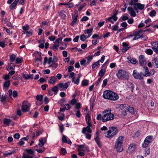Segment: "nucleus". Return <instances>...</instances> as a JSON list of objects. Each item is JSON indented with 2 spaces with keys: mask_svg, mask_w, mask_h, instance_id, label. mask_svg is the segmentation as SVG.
<instances>
[{
  "mask_svg": "<svg viewBox=\"0 0 158 158\" xmlns=\"http://www.w3.org/2000/svg\"><path fill=\"white\" fill-rule=\"evenodd\" d=\"M128 62L132 64H135L136 63V61L135 58H131V57L127 58Z\"/></svg>",
  "mask_w": 158,
  "mask_h": 158,
  "instance_id": "nucleus-25",
  "label": "nucleus"
},
{
  "mask_svg": "<svg viewBox=\"0 0 158 158\" xmlns=\"http://www.w3.org/2000/svg\"><path fill=\"white\" fill-rule=\"evenodd\" d=\"M56 78L54 77L53 76L51 77V79L49 81V83L50 84H54L55 83L56 81Z\"/></svg>",
  "mask_w": 158,
  "mask_h": 158,
  "instance_id": "nucleus-32",
  "label": "nucleus"
},
{
  "mask_svg": "<svg viewBox=\"0 0 158 158\" xmlns=\"http://www.w3.org/2000/svg\"><path fill=\"white\" fill-rule=\"evenodd\" d=\"M23 158H33L32 157L30 156L28 154L25 155V154H23Z\"/></svg>",
  "mask_w": 158,
  "mask_h": 158,
  "instance_id": "nucleus-63",
  "label": "nucleus"
},
{
  "mask_svg": "<svg viewBox=\"0 0 158 158\" xmlns=\"http://www.w3.org/2000/svg\"><path fill=\"white\" fill-rule=\"evenodd\" d=\"M93 55H91V56H89L87 57L88 61L86 63V64H89L90 62L93 59Z\"/></svg>",
  "mask_w": 158,
  "mask_h": 158,
  "instance_id": "nucleus-49",
  "label": "nucleus"
},
{
  "mask_svg": "<svg viewBox=\"0 0 158 158\" xmlns=\"http://www.w3.org/2000/svg\"><path fill=\"white\" fill-rule=\"evenodd\" d=\"M58 66V64L57 63H54L50 65L48 67H52L54 68L55 69H56Z\"/></svg>",
  "mask_w": 158,
  "mask_h": 158,
  "instance_id": "nucleus-56",
  "label": "nucleus"
},
{
  "mask_svg": "<svg viewBox=\"0 0 158 158\" xmlns=\"http://www.w3.org/2000/svg\"><path fill=\"white\" fill-rule=\"evenodd\" d=\"M0 98H1V102L4 103V102L6 101V98L5 96L3 95V96H0Z\"/></svg>",
  "mask_w": 158,
  "mask_h": 158,
  "instance_id": "nucleus-48",
  "label": "nucleus"
},
{
  "mask_svg": "<svg viewBox=\"0 0 158 158\" xmlns=\"http://www.w3.org/2000/svg\"><path fill=\"white\" fill-rule=\"evenodd\" d=\"M119 98V96L118 94L113 92H112L110 100L115 101L118 100Z\"/></svg>",
  "mask_w": 158,
  "mask_h": 158,
  "instance_id": "nucleus-14",
  "label": "nucleus"
},
{
  "mask_svg": "<svg viewBox=\"0 0 158 158\" xmlns=\"http://www.w3.org/2000/svg\"><path fill=\"white\" fill-rule=\"evenodd\" d=\"M81 76L79 75L78 77L77 78L76 81H75V77H73L72 79V82H73L74 84L77 85L78 84L80 81V79Z\"/></svg>",
  "mask_w": 158,
  "mask_h": 158,
  "instance_id": "nucleus-26",
  "label": "nucleus"
},
{
  "mask_svg": "<svg viewBox=\"0 0 158 158\" xmlns=\"http://www.w3.org/2000/svg\"><path fill=\"white\" fill-rule=\"evenodd\" d=\"M77 18H78L77 15L73 17L72 18H73V20L72 21L76 23L77 21Z\"/></svg>",
  "mask_w": 158,
  "mask_h": 158,
  "instance_id": "nucleus-59",
  "label": "nucleus"
},
{
  "mask_svg": "<svg viewBox=\"0 0 158 158\" xmlns=\"http://www.w3.org/2000/svg\"><path fill=\"white\" fill-rule=\"evenodd\" d=\"M11 120L10 119L5 118L4 120V123L6 126H8L10 125Z\"/></svg>",
  "mask_w": 158,
  "mask_h": 158,
  "instance_id": "nucleus-29",
  "label": "nucleus"
},
{
  "mask_svg": "<svg viewBox=\"0 0 158 158\" xmlns=\"http://www.w3.org/2000/svg\"><path fill=\"white\" fill-rule=\"evenodd\" d=\"M74 69V67L73 66H70L68 68V71L69 72H71L73 71Z\"/></svg>",
  "mask_w": 158,
  "mask_h": 158,
  "instance_id": "nucleus-60",
  "label": "nucleus"
},
{
  "mask_svg": "<svg viewBox=\"0 0 158 158\" xmlns=\"http://www.w3.org/2000/svg\"><path fill=\"white\" fill-rule=\"evenodd\" d=\"M149 143L147 141L144 140L143 143L142 144L143 147L144 148H146Z\"/></svg>",
  "mask_w": 158,
  "mask_h": 158,
  "instance_id": "nucleus-42",
  "label": "nucleus"
},
{
  "mask_svg": "<svg viewBox=\"0 0 158 158\" xmlns=\"http://www.w3.org/2000/svg\"><path fill=\"white\" fill-rule=\"evenodd\" d=\"M7 70L9 71L10 69L14 70L15 68L14 64L13 63H11L8 64L6 67Z\"/></svg>",
  "mask_w": 158,
  "mask_h": 158,
  "instance_id": "nucleus-24",
  "label": "nucleus"
},
{
  "mask_svg": "<svg viewBox=\"0 0 158 158\" xmlns=\"http://www.w3.org/2000/svg\"><path fill=\"white\" fill-rule=\"evenodd\" d=\"M80 40L81 41H84L87 38L86 35L84 34L81 35L80 37Z\"/></svg>",
  "mask_w": 158,
  "mask_h": 158,
  "instance_id": "nucleus-35",
  "label": "nucleus"
},
{
  "mask_svg": "<svg viewBox=\"0 0 158 158\" xmlns=\"http://www.w3.org/2000/svg\"><path fill=\"white\" fill-rule=\"evenodd\" d=\"M129 14L131 16H132L134 17L136 15L135 12V11L134 10H132L130 11L129 12Z\"/></svg>",
  "mask_w": 158,
  "mask_h": 158,
  "instance_id": "nucleus-50",
  "label": "nucleus"
},
{
  "mask_svg": "<svg viewBox=\"0 0 158 158\" xmlns=\"http://www.w3.org/2000/svg\"><path fill=\"white\" fill-rule=\"evenodd\" d=\"M145 5L143 4H140L139 3H135L134 9L135 10L137 11L138 12V9L140 10H142L144 7Z\"/></svg>",
  "mask_w": 158,
  "mask_h": 158,
  "instance_id": "nucleus-9",
  "label": "nucleus"
},
{
  "mask_svg": "<svg viewBox=\"0 0 158 158\" xmlns=\"http://www.w3.org/2000/svg\"><path fill=\"white\" fill-rule=\"evenodd\" d=\"M26 33L27 34V36L28 37H30L32 35V30L31 29L29 31H26Z\"/></svg>",
  "mask_w": 158,
  "mask_h": 158,
  "instance_id": "nucleus-41",
  "label": "nucleus"
},
{
  "mask_svg": "<svg viewBox=\"0 0 158 158\" xmlns=\"http://www.w3.org/2000/svg\"><path fill=\"white\" fill-rule=\"evenodd\" d=\"M118 23L117 22L116 24L112 27V30L113 31H116L118 28Z\"/></svg>",
  "mask_w": 158,
  "mask_h": 158,
  "instance_id": "nucleus-38",
  "label": "nucleus"
},
{
  "mask_svg": "<svg viewBox=\"0 0 158 158\" xmlns=\"http://www.w3.org/2000/svg\"><path fill=\"white\" fill-rule=\"evenodd\" d=\"M19 0H15V1L10 6V10H13L15 8Z\"/></svg>",
  "mask_w": 158,
  "mask_h": 158,
  "instance_id": "nucleus-22",
  "label": "nucleus"
},
{
  "mask_svg": "<svg viewBox=\"0 0 158 158\" xmlns=\"http://www.w3.org/2000/svg\"><path fill=\"white\" fill-rule=\"evenodd\" d=\"M78 155L81 156H83L85 155V153L81 151V150L80 149H78Z\"/></svg>",
  "mask_w": 158,
  "mask_h": 158,
  "instance_id": "nucleus-51",
  "label": "nucleus"
},
{
  "mask_svg": "<svg viewBox=\"0 0 158 158\" xmlns=\"http://www.w3.org/2000/svg\"><path fill=\"white\" fill-rule=\"evenodd\" d=\"M116 76L119 79L128 80L129 78V75L125 71L120 69L119 70L116 74Z\"/></svg>",
  "mask_w": 158,
  "mask_h": 158,
  "instance_id": "nucleus-3",
  "label": "nucleus"
},
{
  "mask_svg": "<svg viewBox=\"0 0 158 158\" xmlns=\"http://www.w3.org/2000/svg\"><path fill=\"white\" fill-rule=\"evenodd\" d=\"M30 104L27 101H24L22 103V110L23 112H25L30 111L29 108Z\"/></svg>",
  "mask_w": 158,
  "mask_h": 158,
  "instance_id": "nucleus-5",
  "label": "nucleus"
},
{
  "mask_svg": "<svg viewBox=\"0 0 158 158\" xmlns=\"http://www.w3.org/2000/svg\"><path fill=\"white\" fill-rule=\"evenodd\" d=\"M117 14V13H116L114 14L113 16H112L110 17L109 18H107L106 19V22H107L108 21H109L110 19L111 18H113V19L114 20V21H116L118 19V17L116 16V15Z\"/></svg>",
  "mask_w": 158,
  "mask_h": 158,
  "instance_id": "nucleus-23",
  "label": "nucleus"
},
{
  "mask_svg": "<svg viewBox=\"0 0 158 158\" xmlns=\"http://www.w3.org/2000/svg\"><path fill=\"white\" fill-rule=\"evenodd\" d=\"M152 45L156 48H158V41L155 42H152L151 43Z\"/></svg>",
  "mask_w": 158,
  "mask_h": 158,
  "instance_id": "nucleus-34",
  "label": "nucleus"
},
{
  "mask_svg": "<svg viewBox=\"0 0 158 158\" xmlns=\"http://www.w3.org/2000/svg\"><path fill=\"white\" fill-rule=\"evenodd\" d=\"M124 140V138L122 136H119L117 139L115 145V148L118 152H121L123 148L122 145Z\"/></svg>",
  "mask_w": 158,
  "mask_h": 158,
  "instance_id": "nucleus-2",
  "label": "nucleus"
},
{
  "mask_svg": "<svg viewBox=\"0 0 158 158\" xmlns=\"http://www.w3.org/2000/svg\"><path fill=\"white\" fill-rule=\"evenodd\" d=\"M121 26L123 27H124V29H126L127 27V24L125 22H123L121 23Z\"/></svg>",
  "mask_w": 158,
  "mask_h": 158,
  "instance_id": "nucleus-54",
  "label": "nucleus"
},
{
  "mask_svg": "<svg viewBox=\"0 0 158 158\" xmlns=\"http://www.w3.org/2000/svg\"><path fill=\"white\" fill-rule=\"evenodd\" d=\"M144 70L145 72V74H143V76L148 77L149 76L151 75V73L149 72V70L147 67L144 68Z\"/></svg>",
  "mask_w": 158,
  "mask_h": 158,
  "instance_id": "nucleus-27",
  "label": "nucleus"
},
{
  "mask_svg": "<svg viewBox=\"0 0 158 158\" xmlns=\"http://www.w3.org/2000/svg\"><path fill=\"white\" fill-rule=\"evenodd\" d=\"M62 142L64 143H66L67 142L66 136L65 135H63V136L62 138Z\"/></svg>",
  "mask_w": 158,
  "mask_h": 158,
  "instance_id": "nucleus-46",
  "label": "nucleus"
},
{
  "mask_svg": "<svg viewBox=\"0 0 158 158\" xmlns=\"http://www.w3.org/2000/svg\"><path fill=\"white\" fill-rule=\"evenodd\" d=\"M23 29L25 31H27L29 29V26L28 24H26V26L23 27Z\"/></svg>",
  "mask_w": 158,
  "mask_h": 158,
  "instance_id": "nucleus-45",
  "label": "nucleus"
},
{
  "mask_svg": "<svg viewBox=\"0 0 158 158\" xmlns=\"http://www.w3.org/2000/svg\"><path fill=\"white\" fill-rule=\"evenodd\" d=\"M86 131L89 133H91L92 132V130L89 126H87L82 129V132L83 134H85Z\"/></svg>",
  "mask_w": 158,
  "mask_h": 158,
  "instance_id": "nucleus-17",
  "label": "nucleus"
},
{
  "mask_svg": "<svg viewBox=\"0 0 158 158\" xmlns=\"http://www.w3.org/2000/svg\"><path fill=\"white\" fill-rule=\"evenodd\" d=\"M139 63L141 66L144 65V63L146 62V59L143 55H140L139 57Z\"/></svg>",
  "mask_w": 158,
  "mask_h": 158,
  "instance_id": "nucleus-11",
  "label": "nucleus"
},
{
  "mask_svg": "<svg viewBox=\"0 0 158 158\" xmlns=\"http://www.w3.org/2000/svg\"><path fill=\"white\" fill-rule=\"evenodd\" d=\"M48 62V64H50L51 62H54V61L52 58L50 57L48 59L47 57H45L44 58V61L43 62V64L45 65L47 62Z\"/></svg>",
  "mask_w": 158,
  "mask_h": 158,
  "instance_id": "nucleus-15",
  "label": "nucleus"
},
{
  "mask_svg": "<svg viewBox=\"0 0 158 158\" xmlns=\"http://www.w3.org/2000/svg\"><path fill=\"white\" fill-rule=\"evenodd\" d=\"M111 110H105L102 112L103 115V122H106L113 119L114 116L111 113Z\"/></svg>",
  "mask_w": 158,
  "mask_h": 158,
  "instance_id": "nucleus-1",
  "label": "nucleus"
},
{
  "mask_svg": "<svg viewBox=\"0 0 158 158\" xmlns=\"http://www.w3.org/2000/svg\"><path fill=\"white\" fill-rule=\"evenodd\" d=\"M52 90L54 92V94L56 95L58 91L57 87L56 86L53 87L52 89Z\"/></svg>",
  "mask_w": 158,
  "mask_h": 158,
  "instance_id": "nucleus-33",
  "label": "nucleus"
},
{
  "mask_svg": "<svg viewBox=\"0 0 158 158\" xmlns=\"http://www.w3.org/2000/svg\"><path fill=\"white\" fill-rule=\"evenodd\" d=\"M46 140L45 138H41L39 140V143L38 145L39 147H42L43 146L44 144L46 142Z\"/></svg>",
  "mask_w": 158,
  "mask_h": 158,
  "instance_id": "nucleus-16",
  "label": "nucleus"
},
{
  "mask_svg": "<svg viewBox=\"0 0 158 158\" xmlns=\"http://www.w3.org/2000/svg\"><path fill=\"white\" fill-rule=\"evenodd\" d=\"M97 119L99 120H102L103 122V116H102L101 114H98L97 116Z\"/></svg>",
  "mask_w": 158,
  "mask_h": 158,
  "instance_id": "nucleus-40",
  "label": "nucleus"
},
{
  "mask_svg": "<svg viewBox=\"0 0 158 158\" xmlns=\"http://www.w3.org/2000/svg\"><path fill=\"white\" fill-rule=\"evenodd\" d=\"M112 92L108 90L104 91L103 94V98L106 99L110 100Z\"/></svg>",
  "mask_w": 158,
  "mask_h": 158,
  "instance_id": "nucleus-7",
  "label": "nucleus"
},
{
  "mask_svg": "<svg viewBox=\"0 0 158 158\" xmlns=\"http://www.w3.org/2000/svg\"><path fill=\"white\" fill-rule=\"evenodd\" d=\"M146 53L148 55H152V54L153 51L152 50L150 49H148L146 51Z\"/></svg>",
  "mask_w": 158,
  "mask_h": 158,
  "instance_id": "nucleus-43",
  "label": "nucleus"
},
{
  "mask_svg": "<svg viewBox=\"0 0 158 158\" xmlns=\"http://www.w3.org/2000/svg\"><path fill=\"white\" fill-rule=\"evenodd\" d=\"M105 72L106 70L102 69L99 73L98 75L100 76V77L102 78L103 77Z\"/></svg>",
  "mask_w": 158,
  "mask_h": 158,
  "instance_id": "nucleus-28",
  "label": "nucleus"
},
{
  "mask_svg": "<svg viewBox=\"0 0 158 158\" xmlns=\"http://www.w3.org/2000/svg\"><path fill=\"white\" fill-rule=\"evenodd\" d=\"M17 151V149H13L6 152L3 154L5 156L10 155L15 153Z\"/></svg>",
  "mask_w": 158,
  "mask_h": 158,
  "instance_id": "nucleus-20",
  "label": "nucleus"
},
{
  "mask_svg": "<svg viewBox=\"0 0 158 158\" xmlns=\"http://www.w3.org/2000/svg\"><path fill=\"white\" fill-rule=\"evenodd\" d=\"M99 64V61H97V62L95 63H94L92 65V69H94L95 67L98 66Z\"/></svg>",
  "mask_w": 158,
  "mask_h": 158,
  "instance_id": "nucleus-44",
  "label": "nucleus"
},
{
  "mask_svg": "<svg viewBox=\"0 0 158 158\" xmlns=\"http://www.w3.org/2000/svg\"><path fill=\"white\" fill-rule=\"evenodd\" d=\"M59 46V44L56 43V44H54L53 46L52 49L55 51H56L58 49V47Z\"/></svg>",
  "mask_w": 158,
  "mask_h": 158,
  "instance_id": "nucleus-37",
  "label": "nucleus"
},
{
  "mask_svg": "<svg viewBox=\"0 0 158 158\" xmlns=\"http://www.w3.org/2000/svg\"><path fill=\"white\" fill-rule=\"evenodd\" d=\"M136 148V145L135 144L131 143L129 145L127 152L129 153L133 152H134Z\"/></svg>",
  "mask_w": 158,
  "mask_h": 158,
  "instance_id": "nucleus-8",
  "label": "nucleus"
},
{
  "mask_svg": "<svg viewBox=\"0 0 158 158\" xmlns=\"http://www.w3.org/2000/svg\"><path fill=\"white\" fill-rule=\"evenodd\" d=\"M42 60V57L41 56H39L37 57L35 59V61L37 62H39Z\"/></svg>",
  "mask_w": 158,
  "mask_h": 158,
  "instance_id": "nucleus-55",
  "label": "nucleus"
},
{
  "mask_svg": "<svg viewBox=\"0 0 158 158\" xmlns=\"http://www.w3.org/2000/svg\"><path fill=\"white\" fill-rule=\"evenodd\" d=\"M99 132L98 131H97L95 133V138H94V140L97 143V144L100 147H101V145L100 144V143L99 141Z\"/></svg>",
  "mask_w": 158,
  "mask_h": 158,
  "instance_id": "nucleus-13",
  "label": "nucleus"
},
{
  "mask_svg": "<svg viewBox=\"0 0 158 158\" xmlns=\"http://www.w3.org/2000/svg\"><path fill=\"white\" fill-rule=\"evenodd\" d=\"M143 31L142 30H139L138 31H135L134 32V35L137 36L139 38L141 37H143Z\"/></svg>",
  "mask_w": 158,
  "mask_h": 158,
  "instance_id": "nucleus-12",
  "label": "nucleus"
},
{
  "mask_svg": "<svg viewBox=\"0 0 158 158\" xmlns=\"http://www.w3.org/2000/svg\"><path fill=\"white\" fill-rule=\"evenodd\" d=\"M89 81L87 80H84L82 81V85L86 86L88 85Z\"/></svg>",
  "mask_w": 158,
  "mask_h": 158,
  "instance_id": "nucleus-36",
  "label": "nucleus"
},
{
  "mask_svg": "<svg viewBox=\"0 0 158 158\" xmlns=\"http://www.w3.org/2000/svg\"><path fill=\"white\" fill-rule=\"evenodd\" d=\"M152 63L156 68H158V57H156L152 60Z\"/></svg>",
  "mask_w": 158,
  "mask_h": 158,
  "instance_id": "nucleus-19",
  "label": "nucleus"
},
{
  "mask_svg": "<svg viewBox=\"0 0 158 158\" xmlns=\"http://www.w3.org/2000/svg\"><path fill=\"white\" fill-rule=\"evenodd\" d=\"M156 14V11L155 10H152L151 11L149 15L152 17L154 16Z\"/></svg>",
  "mask_w": 158,
  "mask_h": 158,
  "instance_id": "nucleus-52",
  "label": "nucleus"
},
{
  "mask_svg": "<svg viewBox=\"0 0 158 158\" xmlns=\"http://www.w3.org/2000/svg\"><path fill=\"white\" fill-rule=\"evenodd\" d=\"M128 110L130 113L132 114L134 113V110L133 107H129L128 108Z\"/></svg>",
  "mask_w": 158,
  "mask_h": 158,
  "instance_id": "nucleus-47",
  "label": "nucleus"
},
{
  "mask_svg": "<svg viewBox=\"0 0 158 158\" xmlns=\"http://www.w3.org/2000/svg\"><path fill=\"white\" fill-rule=\"evenodd\" d=\"M16 58V56L15 54H12L10 57V62L14 61Z\"/></svg>",
  "mask_w": 158,
  "mask_h": 158,
  "instance_id": "nucleus-31",
  "label": "nucleus"
},
{
  "mask_svg": "<svg viewBox=\"0 0 158 158\" xmlns=\"http://www.w3.org/2000/svg\"><path fill=\"white\" fill-rule=\"evenodd\" d=\"M23 77L25 79H33V75H29L27 74H23Z\"/></svg>",
  "mask_w": 158,
  "mask_h": 158,
  "instance_id": "nucleus-21",
  "label": "nucleus"
},
{
  "mask_svg": "<svg viewBox=\"0 0 158 158\" xmlns=\"http://www.w3.org/2000/svg\"><path fill=\"white\" fill-rule=\"evenodd\" d=\"M61 151L62 152L63 155H64L67 153L66 149L63 148H61Z\"/></svg>",
  "mask_w": 158,
  "mask_h": 158,
  "instance_id": "nucleus-62",
  "label": "nucleus"
},
{
  "mask_svg": "<svg viewBox=\"0 0 158 158\" xmlns=\"http://www.w3.org/2000/svg\"><path fill=\"white\" fill-rule=\"evenodd\" d=\"M43 98V96L41 95H37L36 97V99L39 101H41L42 100Z\"/></svg>",
  "mask_w": 158,
  "mask_h": 158,
  "instance_id": "nucleus-39",
  "label": "nucleus"
},
{
  "mask_svg": "<svg viewBox=\"0 0 158 158\" xmlns=\"http://www.w3.org/2000/svg\"><path fill=\"white\" fill-rule=\"evenodd\" d=\"M56 38V37L54 36H51L49 37L48 38V39L51 41H53Z\"/></svg>",
  "mask_w": 158,
  "mask_h": 158,
  "instance_id": "nucleus-64",
  "label": "nucleus"
},
{
  "mask_svg": "<svg viewBox=\"0 0 158 158\" xmlns=\"http://www.w3.org/2000/svg\"><path fill=\"white\" fill-rule=\"evenodd\" d=\"M10 84V81L7 80L4 82L3 86V89L5 91L7 90Z\"/></svg>",
  "mask_w": 158,
  "mask_h": 158,
  "instance_id": "nucleus-18",
  "label": "nucleus"
},
{
  "mask_svg": "<svg viewBox=\"0 0 158 158\" xmlns=\"http://www.w3.org/2000/svg\"><path fill=\"white\" fill-rule=\"evenodd\" d=\"M26 151L30 154H33L34 153V151L31 149H27Z\"/></svg>",
  "mask_w": 158,
  "mask_h": 158,
  "instance_id": "nucleus-58",
  "label": "nucleus"
},
{
  "mask_svg": "<svg viewBox=\"0 0 158 158\" xmlns=\"http://www.w3.org/2000/svg\"><path fill=\"white\" fill-rule=\"evenodd\" d=\"M132 75L135 79L142 80L143 78V73L142 72H138L136 70L133 71Z\"/></svg>",
  "mask_w": 158,
  "mask_h": 158,
  "instance_id": "nucleus-6",
  "label": "nucleus"
},
{
  "mask_svg": "<svg viewBox=\"0 0 158 158\" xmlns=\"http://www.w3.org/2000/svg\"><path fill=\"white\" fill-rule=\"evenodd\" d=\"M153 136H147L145 139V140L147 141L149 143H150L152 141Z\"/></svg>",
  "mask_w": 158,
  "mask_h": 158,
  "instance_id": "nucleus-30",
  "label": "nucleus"
},
{
  "mask_svg": "<svg viewBox=\"0 0 158 158\" xmlns=\"http://www.w3.org/2000/svg\"><path fill=\"white\" fill-rule=\"evenodd\" d=\"M22 59H20L19 58H16V62L17 64H19L22 61Z\"/></svg>",
  "mask_w": 158,
  "mask_h": 158,
  "instance_id": "nucleus-61",
  "label": "nucleus"
},
{
  "mask_svg": "<svg viewBox=\"0 0 158 158\" xmlns=\"http://www.w3.org/2000/svg\"><path fill=\"white\" fill-rule=\"evenodd\" d=\"M107 79H105L103 82V84H102V87H105L107 85Z\"/></svg>",
  "mask_w": 158,
  "mask_h": 158,
  "instance_id": "nucleus-53",
  "label": "nucleus"
},
{
  "mask_svg": "<svg viewBox=\"0 0 158 158\" xmlns=\"http://www.w3.org/2000/svg\"><path fill=\"white\" fill-rule=\"evenodd\" d=\"M20 136V135L19 134L15 133L13 137L14 138L16 139H18L19 138Z\"/></svg>",
  "mask_w": 158,
  "mask_h": 158,
  "instance_id": "nucleus-57",
  "label": "nucleus"
},
{
  "mask_svg": "<svg viewBox=\"0 0 158 158\" xmlns=\"http://www.w3.org/2000/svg\"><path fill=\"white\" fill-rule=\"evenodd\" d=\"M118 132V129L117 127H110L105 135L106 137L109 138H112L116 135Z\"/></svg>",
  "mask_w": 158,
  "mask_h": 158,
  "instance_id": "nucleus-4",
  "label": "nucleus"
},
{
  "mask_svg": "<svg viewBox=\"0 0 158 158\" xmlns=\"http://www.w3.org/2000/svg\"><path fill=\"white\" fill-rule=\"evenodd\" d=\"M57 86L60 89V90L61 91L63 90V89L66 90L68 88V86L67 83L64 84L63 83L61 82L58 84Z\"/></svg>",
  "mask_w": 158,
  "mask_h": 158,
  "instance_id": "nucleus-10",
  "label": "nucleus"
}]
</instances>
